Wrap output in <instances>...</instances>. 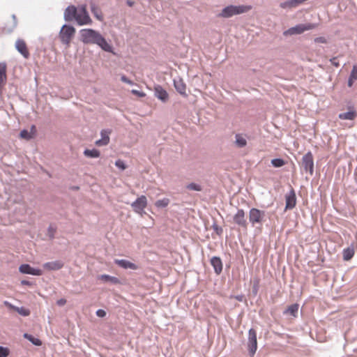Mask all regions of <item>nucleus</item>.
Wrapping results in <instances>:
<instances>
[{
	"mask_svg": "<svg viewBox=\"0 0 357 357\" xmlns=\"http://www.w3.org/2000/svg\"><path fill=\"white\" fill-rule=\"evenodd\" d=\"M80 40L84 44H96L107 52H112L113 48L105 38L97 31L92 29H83L79 31Z\"/></svg>",
	"mask_w": 357,
	"mask_h": 357,
	"instance_id": "nucleus-1",
	"label": "nucleus"
},
{
	"mask_svg": "<svg viewBox=\"0 0 357 357\" xmlns=\"http://www.w3.org/2000/svg\"><path fill=\"white\" fill-rule=\"evenodd\" d=\"M252 9L251 6L245 5H229L225 7L221 13L218 15L219 17L224 18H229L236 15H240L248 12Z\"/></svg>",
	"mask_w": 357,
	"mask_h": 357,
	"instance_id": "nucleus-2",
	"label": "nucleus"
},
{
	"mask_svg": "<svg viewBox=\"0 0 357 357\" xmlns=\"http://www.w3.org/2000/svg\"><path fill=\"white\" fill-rule=\"evenodd\" d=\"M75 33V29L72 25L63 24L59 31V38L61 42L66 45H69L71 38Z\"/></svg>",
	"mask_w": 357,
	"mask_h": 357,
	"instance_id": "nucleus-3",
	"label": "nucleus"
},
{
	"mask_svg": "<svg viewBox=\"0 0 357 357\" xmlns=\"http://www.w3.org/2000/svg\"><path fill=\"white\" fill-rule=\"evenodd\" d=\"M265 215L266 212L264 211H261L256 208H252L249 211V222L252 227H256L259 225H261Z\"/></svg>",
	"mask_w": 357,
	"mask_h": 357,
	"instance_id": "nucleus-4",
	"label": "nucleus"
},
{
	"mask_svg": "<svg viewBox=\"0 0 357 357\" xmlns=\"http://www.w3.org/2000/svg\"><path fill=\"white\" fill-rule=\"evenodd\" d=\"M316 27L314 24L307 23V24H298L296 26L288 29L283 32L284 36H292L301 34L305 31L313 29Z\"/></svg>",
	"mask_w": 357,
	"mask_h": 357,
	"instance_id": "nucleus-5",
	"label": "nucleus"
},
{
	"mask_svg": "<svg viewBox=\"0 0 357 357\" xmlns=\"http://www.w3.org/2000/svg\"><path fill=\"white\" fill-rule=\"evenodd\" d=\"M247 347L250 356H253L257 349V331L254 328L248 331Z\"/></svg>",
	"mask_w": 357,
	"mask_h": 357,
	"instance_id": "nucleus-6",
	"label": "nucleus"
},
{
	"mask_svg": "<svg viewBox=\"0 0 357 357\" xmlns=\"http://www.w3.org/2000/svg\"><path fill=\"white\" fill-rule=\"evenodd\" d=\"M301 167L312 176L314 174V158L311 151L307 152L302 158Z\"/></svg>",
	"mask_w": 357,
	"mask_h": 357,
	"instance_id": "nucleus-7",
	"label": "nucleus"
},
{
	"mask_svg": "<svg viewBox=\"0 0 357 357\" xmlns=\"http://www.w3.org/2000/svg\"><path fill=\"white\" fill-rule=\"evenodd\" d=\"M76 22L79 26L90 24L92 22L85 5H82L79 8Z\"/></svg>",
	"mask_w": 357,
	"mask_h": 357,
	"instance_id": "nucleus-8",
	"label": "nucleus"
},
{
	"mask_svg": "<svg viewBox=\"0 0 357 357\" xmlns=\"http://www.w3.org/2000/svg\"><path fill=\"white\" fill-rule=\"evenodd\" d=\"M234 222L241 228L246 230L248 228V222L245 218V213L243 209L238 208L236 213L233 216Z\"/></svg>",
	"mask_w": 357,
	"mask_h": 357,
	"instance_id": "nucleus-9",
	"label": "nucleus"
},
{
	"mask_svg": "<svg viewBox=\"0 0 357 357\" xmlns=\"http://www.w3.org/2000/svg\"><path fill=\"white\" fill-rule=\"evenodd\" d=\"M146 205L147 199L144 195L140 196L131 204V206L133 208V211L141 215L142 213H145L144 209L146 208Z\"/></svg>",
	"mask_w": 357,
	"mask_h": 357,
	"instance_id": "nucleus-10",
	"label": "nucleus"
},
{
	"mask_svg": "<svg viewBox=\"0 0 357 357\" xmlns=\"http://www.w3.org/2000/svg\"><path fill=\"white\" fill-rule=\"evenodd\" d=\"M79 12L77 8L74 5H70L64 10L63 18L66 22H70L73 20L77 21V17Z\"/></svg>",
	"mask_w": 357,
	"mask_h": 357,
	"instance_id": "nucleus-11",
	"label": "nucleus"
},
{
	"mask_svg": "<svg viewBox=\"0 0 357 357\" xmlns=\"http://www.w3.org/2000/svg\"><path fill=\"white\" fill-rule=\"evenodd\" d=\"M19 271L23 274H29L31 275L40 276L42 275L43 272L40 268L31 267L28 264H23L19 267Z\"/></svg>",
	"mask_w": 357,
	"mask_h": 357,
	"instance_id": "nucleus-12",
	"label": "nucleus"
},
{
	"mask_svg": "<svg viewBox=\"0 0 357 357\" xmlns=\"http://www.w3.org/2000/svg\"><path fill=\"white\" fill-rule=\"evenodd\" d=\"M285 210H290L295 207L296 204V197L293 188L285 196Z\"/></svg>",
	"mask_w": 357,
	"mask_h": 357,
	"instance_id": "nucleus-13",
	"label": "nucleus"
},
{
	"mask_svg": "<svg viewBox=\"0 0 357 357\" xmlns=\"http://www.w3.org/2000/svg\"><path fill=\"white\" fill-rule=\"evenodd\" d=\"M154 96L162 102H166L169 100L167 91L158 84L154 86Z\"/></svg>",
	"mask_w": 357,
	"mask_h": 357,
	"instance_id": "nucleus-14",
	"label": "nucleus"
},
{
	"mask_svg": "<svg viewBox=\"0 0 357 357\" xmlns=\"http://www.w3.org/2000/svg\"><path fill=\"white\" fill-rule=\"evenodd\" d=\"M15 48L25 59L29 57L30 54L28 51L26 44L23 40H17L15 42Z\"/></svg>",
	"mask_w": 357,
	"mask_h": 357,
	"instance_id": "nucleus-15",
	"label": "nucleus"
},
{
	"mask_svg": "<svg viewBox=\"0 0 357 357\" xmlns=\"http://www.w3.org/2000/svg\"><path fill=\"white\" fill-rule=\"evenodd\" d=\"M64 266V263L61 260L48 261L43 264V267L47 271H58L61 269Z\"/></svg>",
	"mask_w": 357,
	"mask_h": 357,
	"instance_id": "nucleus-16",
	"label": "nucleus"
},
{
	"mask_svg": "<svg viewBox=\"0 0 357 357\" xmlns=\"http://www.w3.org/2000/svg\"><path fill=\"white\" fill-rule=\"evenodd\" d=\"M111 130L105 129L100 131L101 139L96 142V145L98 146H106L109 143V135Z\"/></svg>",
	"mask_w": 357,
	"mask_h": 357,
	"instance_id": "nucleus-17",
	"label": "nucleus"
},
{
	"mask_svg": "<svg viewBox=\"0 0 357 357\" xmlns=\"http://www.w3.org/2000/svg\"><path fill=\"white\" fill-rule=\"evenodd\" d=\"M211 264L213 266L215 273L220 275L222 271V262L219 257L214 256L211 259Z\"/></svg>",
	"mask_w": 357,
	"mask_h": 357,
	"instance_id": "nucleus-18",
	"label": "nucleus"
},
{
	"mask_svg": "<svg viewBox=\"0 0 357 357\" xmlns=\"http://www.w3.org/2000/svg\"><path fill=\"white\" fill-rule=\"evenodd\" d=\"M114 263L124 269L137 270V266L126 259H115Z\"/></svg>",
	"mask_w": 357,
	"mask_h": 357,
	"instance_id": "nucleus-19",
	"label": "nucleus"
},
{
	"mask_svg": "<svg viewBox=\"0 0 357 357\" xmlns=\"http://www.w3.org/2000/svg\"><path fill=\"white\" fill-rule=\"evenodd\" d=\"M174 85L177 92L182 96H187L185 92L186 85L181 78L174 79Z\"/></svg>",
	"mask_w": 357,
	"mask_h": 357,
	"instance_id": "nucleus-20",
	"label": "nucleus"
},
{
	"mask_svg": "<svg viewBox=\"0 0 357 357\" xmlns=\"http://www.w3.org/2000/svg\"><path fill=\"white\" fill-rule=\"evenodd\" d=\"M299 305L298 303H294L288 306L284 312L283 314H290L294 317H296L298 312Z\"/></svg>",
	"mask_w": 357,
	"mask_h": 357,
	"instance_id": "nucleus-21",
	"label": "nucleus"
},
{
	"mask_svg": "<svg viewBox=\"0 0 357 357\" xmlns=\"http://www.w3.org/2000/svg\"><path fill=\"white\" fill-rule=\"evenodd\" d=\"M343 254V259L344 261H349L350 260L354 255V249L353 246L347 247V248H344L342 251Z\"/></svg>",
	"mask_w": 357,
	"mask_h": 357,
	"instance_id": "nucleus-22",
	"label": "nucleus"
},
{
	"mask_svg": "<svg viewBox=\"0 0 357 357\" xmlns=\"http://www.w3.org/2000/svg\"><path fill=\"white\" fill-rule=\"evenodd\" d=\"M235 144L238 148L245 147L247 145L246 139L241 134H236Z\"/></svg>",
	"mask_w": 357,
	"mask_h": 357,
	"instance_id": "nucleus-23",
	"label": "nucleus"
},
{
	"mask_svg": "<svg viewBox=\"0 0 357 357\" xmlns=\"http://www.w3.org/2000/svg\"><path fill=\"white\" fill-rule=\"evenodd\" d=\"M84 155L90 158H97L100 155V151L96 149H85L84 151Z\"/></svg>",
	"mask_w": 357,
	"mask_h": 357,
	"instance_id": "nucleus-24",
	"label": "nucleus"
},
{
	"mask_svg": "<svg viewBox=\"0 0 357 357\" xmlns=\"http://www.w3.org/2000/svg\"><path fill=\"white\" fill-rule=\"evenodd\" d=\"M357 79V66H354L348 79V86L351 87L355 80Z\"/></svg>",
	"mask_w": 357,
	"mask_h": 357,
	"instance_id": "nucleus-25",
	"label": "nucleus"
},
{
	"mask_svg": "<svg viewBox=\"0 0 357 357\" xmlns=\"http://www.w3.org/2000/svg\"><path fill=\"white\" fill-rule=\"evenodd\" d=\"M356 116L355 111H348L339 114V118L344 120H354Z\"/></svg>",
	"mask_w": 357,
	"mask_h": 357,
	"instance_id": "nucleus-26",
	"label": "nucleus"
},
{
	"mask_svg": "<svg viewBox=\"0 0 357 357\" xmlns=\"http://www.w3.org/2000/svg\"><path fill=\"white\" fill-rule=\"evenodd\" d=\"M100 278L105 282H111L112 284L119 283V280L116 277L111 276L109 275L103 274L100 276Z\"/></svg>",
	"mask_w": 357,
	"mask_h": 357,
	"instance_id": "nucleus-27",
	"label": "nucleus"
},
{
	"mask_svg": "<svg viewBox=\"0 0 357 357\" xmlns=\"http://www.w3.org/2000/svg\"><path fill=\"white\" fill-rule=\"evenodd\" d=\"M23 336L35 346H40L42 344V341L32 335L24 333Z\"/></svg>",
	"mask_w": 357,
	"mask_h": 357,
	"instance_id": "nucleus-28",
	"label": "nucleus"
},
{
	"mask_svg": "<svg viewBox=\"0 0 357 357\" xmlns=\"http://www.w3.org/2000/svg\"><path fill=\"white\" fill-rule=\"evenodd\" d=\"M169 199L168 198H163L162 199L157 200L155 202V206L158 208H163L168 206L169 204Z\"/></svg>",
	"mask_w": 357,
	"mask_h": 357,
	"instance_id": "nucleus-29",
	"label": "nucleus"
},
{
	"mask_svg": "<svg viewBox=\"0 0 357 357\" xmlns=\"http://www.w3.org/2000/svg\"><path fill=\"white\" fill-rule=\"evenodd\" d=\"M6 79V63H0V85Z\"/></svg>",
	"mask_w": 357,
	"mask_h": 357,
	"instance_id": "nucleus-30",
	"label": "nucleus"
},
{
	"mask_svg": "<svg viewBox=\"0 0 357 357\" xmlns=\"http://www.w3.org/2000/svg\"><path fill=\"white\" fill-rule=\"evenodd\" d=\"M271 165L274 167H281L285 165V161L282 158H274L271 160Z\"/></svg>",
	"mask_w": 357,
	"mask_h": 357,
	"instance_id": "nucleus-31",
	"label": "nucleus"
},
{
	"mask_svg": "<svg viewBox=\"0 0 357 357\" xmlns=\"http://www.w3.org/2000/svg\"><path fill=\"white\" fill-rule=\"evenodd\" d=\"M56 231V227L52 225H50L47 228V236L50 240H53L55 237V233Z\"/></svg>",
	"mask_w": 357,
	"mask_h": 357,
	"instance_id": "nucleus-32",
	"label": "nucleus"
},
{
	"mask_svg": "<svg viewBox=\"0 0 357 357\" xmlns=\"http://www.w3.org/2000/svg\"><path fill=\"white\" fill-rule=\"evenodd\" d=\"M186 188L190 190L202 191V188L200 185L195 183H190L186 185Z\"/></svg>",
	"mask_w": 357,
	"mask_h": 357,
	"instance_id": "nucleus-33",
	"label": "nucleus"
},
{
	"mask_svg": "<svg viewBox=\"0 0 357 357\" xmlns=\"http://www.w3.org/2000/svg\"><path fill=\"white\" fill-rule=\"evenodd\" d=\"M15 310L20 314L24 317L29 316L30 314V310L24 307H15Z\"/></svg>",
	"mask_w": 357,
	"mask_h": 357,
	"instance_id": "nucleus-34",
	"label": "nucleus"
},
{
	"mask_svg": "<svg viewBox=\"0 0 357 357\" xmlns=\"http://www.w3.org/2000/svg\"><path fill=\"white\" fill-rule=\"evenodd\" d=\"M12 19H13V24L11 26H8V27H6L5 29H7V31L8 32H12L13 31V29L17 26V17L15 14H13L12 15Z\"/></svg>",
	"mask_w": 357,
	"mask_h": 357,
	"instance_id": "nucleus-35",
	"label": "nucleus"
},
{
	"mask_svg": "<svg viewBox=\"0 0 357 357\" xmlns=\"http://www.w3.org/2000/svg\"><path fill=\"white\" fill-rule=\"evenodd\" d=\"M20 136L21 138L25 139L27 140L31 139L32 138L31 134L26 129H24L20 131Z\"/></svg>",
	"mask_w": 357,
	"mask_h": 357,
	"instance_id": "nucleus-36",
	"label": "nucleus"
},
{
	"mask_svg": "<svg viewBox=\"0 0 357 357\" xmlns=\"http://www.w3.org/2000/svg\"><path fill=\"white\" fill-rule=\"evenodd\" d=\"M10 354V350L7 347L0 346V357H8Z\"/></svg>",
	"mask_w": 357,
	"mask_h": 357,
	"instance_id": "nucleus-37",
	"label": "nucleus"
},
{
	"mask_svg": "<svg viewBox=\"0 0 357 357\" xmlns=\"http://www.w3.org/2000/svg\"><path fill=\"white\" fill-rule=\"evenodd\" d=\"M212 228L214 231L219 236H220L223 232L222 228L219 227L216 223L213 224Z\"/></svg>",
	"mask_w": 357,
	"mask_h": 357,
	"instance_id": "nucleus-38",
	"label": "nucleus"
},
{
	"mask_svg": "<svg viewBox=\"0 0 357 357\" xmlns=\"http://www.w3.org/2000/svg\"><path fill=\"white\" fill-rule=\"evenodd\" d=\"M115 165L120 169L121 170H124L126 169V164L124 163V162L121 160H117L116 162H115Z\"/></svg>",
	"mask_w": 357,
	"mask_h": 357,
	"instance_id": "nucleus-39",
	"label": "nucleus"
},
{
	"mask_svg": "<svg viewBox=\"0 0 357 357\" xmlns=\"http://www.w3.org/2000/svg\"><path fill=\"white\" fill-rule=\"evenodd\" d=\"M131 93H132V94L136 95V96H137L138 97H141V98L144 97V96H146V94H145L144 92H142V91H139L136 90V89H132V90L131 91Z\"/></svg>",
	"mask_w": 357,
	"mask_h": 357,
	"instance_id": "nucleus-40",
	"label": "nucleus"
},
{
	"mask_svg": "<svg viewBox=\"0 0 357 357\" xmlns=\"http://www.w3.org/2000/svg\"><path fill=\"white\" fill-rule=\"evenodd\" d=\"M91 12L94 14L95 17L101 20H102V15H99L97 12H96V8L95 6H91Z\"/></svg>",
	"mask_w": 357,
	"mask_h": 357,
	"instance_id": "nucleus-41",
	"label": "nucleus"
},
{
	"mask_svg": "<svg viewBox=\"0 0 357 357\" xmlns=\"http://www.w3.org/2000/svg\"><path fill=\"white\" fill-rule=\"evenodd\" d=\"M96 314L98 317H105L106 316V312L102 310V309H98L96 312Z\"/></svg>",
	"mask_w": 357,
	"mask_h": 357,
	"instance_id": "nucleus-42",
	"label": "nucleus"
},
{
	"mask_svg": "<svg viewBox=\"0 0 357 357\" xmlns=\"http://www.w3.org/2000/svg\"><path fill=\"white\" fill-rule=\"evenodd\" d=\"M121 80L124 82V83H126V84H128L130 85H132L133 84V82L131 81L130 79H129L126 75H122L121 77Z\"/></svg>",
	"mask_w": 357,
	"mask_h": 357,
	"instance_id": "nucleus-43",
	"label": "nucleus"
},
{
	"mask_svg": "<svg viewBox=\"0 0 357 357\" xmlns=\"http://www.w3.org/2000/svg\"><path fill=\"white\" fill-rule=\"evenodd\" d=\"M330 61L331 63L335 67H339L340 66V63L339 62L337 61V57H333L332 59H330Z\"/></svg>",
	"mask_w": 357,
	"mask_h": 357,
	"instance_id": "nucleus-44",
	"label": "nucleus"
},
{
	"mask_svg": "<svg viewBox=\"0 0 357 357\" xmlns=\"http://www.w3.org/2000/svg\"><path fill=\"white\" fill-rule=\"evenodd\" d=\"M314 42L317 43H326V39L324 37H318L314 39Z\"/></svg>",
	"mask_w": 357,
	"mask_h": 357,
	"instance_id": "nucleus-45",
	"label": "nucleus"
},
{
	"mask_svg": "<svg viewBox=\"0 0 357 357\" xmlns=\"http://www.w3.org/2000/svg\"><path fill=\"white\" fill-rule=\"evenodd\" d=\"M258 291V282H255L252 287V293L257 294Z\"/></svg>",
	"mask_w": 357,
	"mask_h": 357,
	"instance_id": "nucleus-46",
	"label": "nucleus"
},
{
	"mask_svg": "<svg viewBox=\"0 0 357 357\" xmlns=\"http://www.w3.org/2000/svg\"><path fill=\"white\" fill-rule=\"evenodd\" d=\"M66 300L64 298H61V299L58 300L56 302L57 305L59 306L64 305L66 304Z\"/></svg>",
	"mask_w": 357,
	"mask_h": 357,
	"instance_id": "nucleus-47",
	"label": "nucleus"
},
{
	"mask_svg": "<svg viewBox=\"0 0 357 357\" xmlns=\"http://www.w3.org/2000/svg\"><path fill=\"white\" fill-rule=\"evenodd\" d=\"M21 284L22 285H26V286H32V284H33V283L31 282L26 280H22Z\"/></svg>",
	"mask_w": 357,
	"mask_h": 357,
	"instance_id": "nucleus-48",
	"label": "nucleus"
},
{
	"mask_svg": "<svg viewBox=\"0 0 357 357\" xmlns=\"http://www.w3.org/2000/svg\"><path fill=\"white\" fill-rule=\"evenodd\" d=\"M243 298H244L243 295H237V296H235V298L237 301H241V302L243 301Z\"/></svg>",
	"mask_w": 357,
	"mask_h": 357,
	"instance_id": "nucleus-49",
	"label": "nucleus"
},
{
	"mask_svg": "<svg viewBox=\"0 0 357 357\" xmlns=\"http://www.w3.org/2000/svg\"><path fill=\"white\" fill-rule=\"evenodd\" d=\"M127 4L129 6H132L133 4H134V2L130 1V0H128L127 1Z\"/></svg>",
	"mask_w": 357,
	"mask_h": 357,
	"instance_id": "nucleus-50",
	"label": "nucleus"
},
{
	"mask_svg": "<svg viewBox=\"0 0 357 357\" xmlns=\"http://www.w3.org/2000/svg\"><path fill=\"white\" fill-rule=\"evenodd\" d=\"M73 190H78L79 189V187L78 186H75L73 188Z\"/></svg>",
	"mask_w": 357,
	"mask_h": 357,
	"instance_id": "nucleus-51",
	"label": "nucleus"
},
{
	"mask_svg": "<svg viewBox=\"0 0 357 357\" xmlns=\"http://www.w3.org/2000/svg\"><path fill=\"white\" fill-rule=\"evenodd\" d=\"M33 129H35V126H31V130H33Z\"/></svg>",
	"mask_w": 357,
	"mask_h": 357,
	"instance_id": "nucleus-52",
	"label": "nucleus"
}]
</instances>
